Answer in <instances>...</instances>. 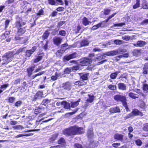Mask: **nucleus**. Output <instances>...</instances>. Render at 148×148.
I'll return each mask as SVG.
<instances>
[{
	"instance_id": "4c0bfd02",
	"label": "nucleus",
	"mask_w": 148,
	"mask_h": 148,
	"mask_svg": "<svg viewBox=\"0 0 148 148\" xmlns=\"http://www.w3.org/2000/svg\"><path fill=\"white\" fill-rule=\"evenodd\" d=\"M143 90L145 92H148V84H144L143 86Z\"/></svg>"
},
{
	"instance_id": "052dcab7",
	"label": "nucleus",
	"mask_w": 148,
	"mask_h": 148,
	"mask_svg": "<svg viewBox=\"0 0 148 148\" xmlns=\"http://www.w3.org/2000/svg\"><path fill=\"white\" fill-rule=\"evenodd\" d=\"M79 69V67L78 66H73L72 67V70L77 71Z\"/></svg>"
},
{
	"instance_id": "e2e57ef3",
	"label": "nucleus",
	"mask_w": 148,
	"mask_h": 148,
	"mask_svg": "<svg viewBox=\"0 0 148 148\" xmlns=\"http://www.w3.org/2000/svg\"><path fill=\"white\" fill-rule=\"evenodd\" d=\"M110 11V10L106 9L105 10L104 12V13L106 15L108 14Z\"/></svg>"
},
{
	"instance_id": "de8ad7c7",
	"label": "nucleus",
	"mask_w": 148,
	"mask_h": 148,
	"mask_svg": "<svg viewBox=\"0 0 148 148\" xmlns=\"http://www.w3.org/2000/svg\"><path fill=\"white\" fill-rule=\"evenodd\" d=\"M58 73H55V76H53L51 77V79L53 80H56L57 79L58 77Z\"/></svg>"
},
{
	"instance_id": "a878e982",
	"label": "nucleus",
	"mask_w": 148,
	"mask_h": 148,
	"mask_svg": "<svg viewBox=\"0 0 148 148\" xmlns=\"http://www.w3.org/2000/svg\"><path fill=\"white\" fill-rule=\"evenodd\" d=\"M58 136V133H56L52 135L49 139L50 142L52 143H53V141L55 140Z\"/></svg>"
},
{
	"instance_id": "7ed1b4c3",
	"label": "nucleus",
	"mask_w": 148,
	"mask_h": 148,
	"mask_svg": "<svg viewBox=\"0 0 148 148\" xmlns=\"http://www.w3.org/2000/svg\"><path fill=\"white\" fill-rule=\"evenodd\" d=\"M26 23L25 21H23L22 18L19 17H18L16 18V22L15 25L16 27L19 28L21 27L22 25H25Z\"/></svg>"
},
{
	"instance_id": "b1692460",
	"label": "nucleus",
	"mask_w": 148,
	"mask_h": 148,
	"mask_svg": "<svg viewBox=\"0 0 148 148\" xmlns=\"http://www.w3.org/2000/svg\"><path fill=\"white\" fill-rule=\"evenodd\" d=\"M81 78L83 80H86L88 79V73H86L85 74L80 73L79 74Z\"/></svg>"
},
{
	"instance_id": "c03bdc74",
	"label": "nucleus",
	"mask_w": 148,
	"mask_h": 148,
	"mask_svg": "<svg viewBox=\"0 0 148 148\" xmlns=\"http://www.w3.org/2000/svg\"><path fill=\"white\" fill-rule=\"evenodd\" d=\"M59 34L62 36H64L66 35V32L64 30H61L59 32Z\"/></svg>"
},
{
	"instance_id": "dca6fc26",
	"label": "nucleus",
	"mask_w": 148,
	"mask_h": 148,
	"mask_svg": "<svg viewBox=\"0 0 148 148\" xmlns=\"http://www.w3.org/2000/svg\"><path fill=\"white\" fill-rule=\"evenodd\" d=\"M26 31V29L24 27L19 29L18 31L17 34L18 35H22Z\"/></svg>"
},
{
	"instance_id": "f03ea898",
	"label": "nucleus",
	"mask_w": 148,
	"mask_h": 148,
	"mask_svg": "<svg viewBox=\"0 0 148 148\" xmlns=\"http://www.w3.org/2000/svg\"><path fill=\"white\" fill-rule=\"evenodd\" d=\"M123 51V50H120L119 51L118 50H113L106 53H104L103 54L109 56H113L116 55L118 53L120 54H122V53H121Z\"/></svg>"
},
{
	"instance_id": "ddd939ff",
	"label": "nucleus",
	"mask_w": 148,
	"mask_h": 148,
	"mask_svg": "<svg viewBox=\"0 0 148 148\" xmlns=\"http://www.w3.org/2000/svg\"><path fill=\"white\" fill-rule=\"evenodd\" d=\"M123 135L118 133L116 134L114 136V138L115 139L119 140L123 142Z\"/></svg>"
},
{
	"instance_id": "473e14b6",
	"label": "nucleus",
	"mask_w": 148,
	"mask_h": 148,
	"mask_svg": "<svg viewBox=\"0 0 148 148\" xmlns=\"http://www.w3.org/2000/svg\"><path fill=\"white\" fill-rule=\"evenodd\" d=\"M72 70V67H67L66 68L64 71V73L65 74H69L71 72Z\"/></svg>"
},
{
	"instance_id": "9d476101",
	"label": "nucleus",
	"mask_w": 148,
	"mask_h": 148,
	"mask_svg": "<svg viewBox=\"0 0 148 148\" xmlns=\"http://www.w3.org/2000/svg\"><path fill=\"white\" fill-rule=\"evenodd\" d=\"M131 113L132 116L138 115L142 116L143 115V113L142 112L136 109H133Z\"/></svg>"
},
{
	"instance_id": "680f3d73",
	"label": "nucleus",
	"mask_w": 148,
	"mask_h": 148,
	"mask_svg": "<svg viewBox=\"0 0 148 148\" xmlns=\"http://www.w3.org/2000/svg\"><path fill=\"white\" fill-rule=\"evenodd\" d=\"M64 22H65L64 21H60L59 22L57 26L58 27V28H59L64 23Z\"/></svg>"
},
{
	"instance_id": "603ef678",
	"label": "nucleus",
	"mask_w": 148,
	"mask_h": 148,
	"mask_svg": "<svg viewBox=\"0 0 148 148\" xmlns=\"http://www.w3.org/2000/svg\"><path fill=\"white\" fill-rule=\"evenodd\" d=\"M74 147L75 148H83L82 145L78 143L75 144Z\"/></svg>"
},
{
	"instance_id": "6e6d98bb",
	"label": "nucleus",
	"mask_w": 148,
	"mask_h": 148,
	"mask_svg": "<svg viewBox=\"0 0 148 148\" xmlns=\"http://www.w3.org/2000/svg\"><path fill=\"white\" fill-rule=\"evenodd\" d=\"M143 9H148V3H144L143 4Z\"/></svg>"
},
{
	"instance_id": "5701e85b",
	"label": "nucleus",
	"mask_w": 148,
	"mask_h": 148,
	"mask_svg": "<svg viewBox=\"0 0 148 148\" xmlns=\"http://www.w3.org/2000/svg\"><path fill=\"white\" fill-rule=\"evenodd\" d=\"M89 44V42L86 40H84L80 42L81 47H84L88 46Z\"/></svg>"
},
{
	"instance_id": "4468645a",
	"label": "nucleus",
	"mask_w": 148,
	"mask_h": 148,
	"mask_svg": "<svg viewBox=\"0 0 148 148\" xmlns=\"http://www.w3.org/2000/svg\"><path fill=\"white\" fill-rule=\"evenodd\" d=\"M87 135L89 139L92 138L93 137L94 134L92 129H90L88 130L87 132Z\"/></svg>"
},
{
	"instance_id": "8fccbe9b",
	"label": "nucleus",
	"mask_w": 148,
	"mask_h": 148,
	"mask_svg": "<svg viewBox=\"0 0 148 148\" xmlns=\"http://www.w3.org/2000/svg\"><path fill=\"white\" fill-rule=\"evenodd\" d=\"M98 24L99 27H104L105 25V23H104V21H103L102 22Z\"/></svg>"
},
{
	"instance_id": "20e7f679",
	"label": "nucleus",
	"mask_w": 148,
	"mask_h": 148,
	"mask_svg": "<svg viewBox=\"0 0 148 148\" xmlns=\"http://www.w3.org/2000/svg\"><path fill=\"white\" fill-rule=\"evenodd\" d=\"M74 129V126H73L66 129L63 131V133L64 134L68 135H75V132L74 131L75 129Z\"/></svg>"
},
{
	"instance_id": "2f4dec72",
	"label": "nucleus",
	"mask_w": 148,
	"mask_h": 148,
	"mask_svg": "<svg viewBox=\"0 0 148 148\" xmlns=\"http://www.w3.org/2000/svg\"><path fill=\"white\" fill-rule=\"evenodd\" d=\"M136 4L133 6V8L134 9L137 8L140 6V0H136Z\"/></svg>"
},
{
	"instance_id": "864d4df0",
	"label": "nucleus",
	"mask_w": 148,
	"mask_h": 148,
	"mask_svg": "<svg viewBox=\"0 0 148 148\" xmlns=\"http://www.w3.org/2000/svg\"><path fill=\"white\" fill-rule=\"evenodd\" d=\"M123 104V106L125 107V109H126V111H129V109L128 108V107L127 106V104L126 101H125Z\"/></svg>"
},
{
	"instance_id": "3c124183",
	"label": "nucleus",
	"mask_w": 148,
	"mask_h": 148,
	"mask_svg": "<svg viewBox=\"0 0 148 148\" xmlns=\"http://www.w3.org/2000/svg\"><path fill=\"white\" fill-rule=\"evenodd\" d=\"M75 112H72L66 113L65 114V116L66 117H68L70 116L71 115L74 114L75 113Z\"/></svg>"
},
{
	"instance_id": "c9c22d12",
	"label": "nucleus",
	"mask_w": 148,
	"mask_h": 148,
	"mask_svg": "<svg viewBox=\"0 0 148 148\" xmlns=\"http://www.w3.org/2000/svg\"><path fill=\"white\" fill-rule=\"evenodd\" d=\"M63 51L62 50H58L56 53V54L58 57H60L62 56L63 53Z\"/></svg>"
},
{
	"instance_id": "7c9ffc66",
	"label": "nucleus",
	"mask_w": 148,
	"mask_h": 148,
	"mask_svg": "<svg viewBox=\"0 0 148 148\" xmlns=\"http://www.w3.org/2000/svg\"><path fill=\"white\" fill-rule=\"evenodd\" d=\"M140 54V51L138 49H134L133 52V55L135 56L139 55Z\"/></svg>"
},
{
	"instance_id": "c756f323",
	"label": "nucleus",
	"mask_w": 148,
	"mask_h": 148,
	"mask_svg": "<svg viewBox=\"0 0 148 148\" xmlns=\"http://www.w3.org/2000/svg\"><path fill=\"white\" fill-rule=\"evenodd\" d=\"M119 72H116L111 73L110 75V77L112 79H115L116 78L117 75Z\"/></svg>"
},
{
	"instance_id": "f257e3e1",
	"label": "nucleus",
	"mask_w": 148,
	"mask_h": 148,
	"mask_svg": "<svg viewBox=\"0 0 148 148\" xmlns=\"http://www.w3.org/2000/svg\"><path fill=\"white\" fill-rule=\"evenodd\" d=\"M114 99L117 101H120L123 103L126 101V97L120 95H116L114 97Z\"/></svg>"
},
{
	"instance_id": "ea45409f",
	"label": "nucleus",
	"mask_w": 148,
	"mask_h": 148,
	"mask_svg": "<svg viewBox=\"0 0 148 148\" xmlns=\"http://www.w3.org/2000/svg\"><path fill=\"white\" fill-rule=\"evenodd\" d=\"M123 42L122 41L120 40H116L114 41V43L117 45H121L123 43Z\"/></svg>"
},
{
	"instance_id": "a18cd8bd",
	"label": "nucleus",
	"mask_w": 148,
	"mask_h": 148,
	"mask_svg": "<svg viewBox=\"0 0 148 148\" xmlns=\"http://www.w3.org/2000/svg\"><path fill=\"white\" fill-rule=\"evenodd\" d=\"M9 31H8L6 32L4 34V35L5 37V38H7L6 40L8 41V39L9 38Z\"/></svg>"
},
{
	"instance_id": "f3484780",
	"label": "nucleus",
	"mask_w": 148,
	"mask_h": 148,
	"mask_svg": "<svg viewBox=\"0 0 148 148\" xmlns=\"http://www.w3.org/2000/svg\"><path fill=\"white\" fill-rule=\"evenodd\" d=\"M146 43L145 42L143 41H138L136 43L134 44V45L136 46L142 47L145 45Z\"/></svg>"
},
{
	"instance_id": "5fc2aeb1",
	"label": "nucleus",
	"mask_w": 148,
	"mask_h": 148,
	"mask_svg": "<svg viewBox=\"0 0 148 148\" xmlns=\"http://www.w3.org/2000/svg\"><path fill=\"white\" fill-rule=\"evenodd\" d=\"M22 104V102L21 101H19L16 102L15 104V105L16 106L18 107L20 106Z\"/></svg>"
},
{
	"instance_id": "79ce46f5",
	"label": "nucleus",
	"mask_w": 148,
	"mask_h": 148,
	"mask_svg": "<svg viewBox=\"0 0 148 148\" xmlns=\"http://www.w3.org/2000/svg\"><path fill=\"white\" fill-rule=\"evenodd\" d=\"M135 143L136 144L139 146H140L141 145L142 143V142L140 139H137L135 141Z\"/></svg>"
},
{
	"instance_id": "a211bd4d",
	"label": "nucleus",
	"mask_w": 148,
	"mask_h": 148,
	"mask_svg": "<svg viewBox=\"0 0 148 148\" xmlns=\"http://www.w3.org/2000/svg\"><path fill=\"white\" fill-rule=\"evenodd\" d=\"M35 66H32L28 68L27 69V71L28 73V76L29 77H30L32 74V72L34 70Z\"/></svg>"
},
{
	"instance_id": "6ab92c4d",
	"label": "nucleus",
	"mask_w": 148,
	"mask_h": 148,
	"mask_svg": "<svg viewBox=\"0 0 148 148\" xmlns=\"http://www.w3.org/2000/svg\"><path fill=\"white\" fill-rule=\"evenodd\" d=\"M128 96L133 99H135L139 97V95H138L134 94L132 92H130L128 93Z\"/></svg>"
},
{
	"instance_id": "0e129e2a",
	"label": "nucleus",
	"mask_w": 148,
	"mask_h": 148,
	"mask_svg": "<svg viewBox=\"0 0 148 148\" xmlns=\"http://www.w3.org/2000/svg\"><path fill=\"white\" fill-rule=\"evenodd\" d=\"M106 57L104 56H100L97 57L96 59L98 60H101V59H104V57Z\"/></svg>"
},
{
	"instance_id": "72a5a7b5",
	"label": "nucleus",
	"mask_w": 148,
	"mask_h": 148,
	"mask_svg": "<svg viewBox=\"0 0 148 148\" xmlns=\"http://www.w3.org/2000/svg\"><path fill=\"white\" fill-rule=\"evenodd\" d=\"M71 107L72 108H74L77 106L79 104L78 102H71Z\"/></svg>"
},
{
	"instance_id": "c85d7f7f",
	"label": "nucleus",
	"mask_w": 148,
	"mask_h": 148,
	"mask_svg": "<svg viewBox=\"0 0 148 148\" xmlns=\"http://www.w3.org/2000/svg\"><path fill=\"white\" fill-rule=\"evenodd\" d=\"M143 71L144 74H148V64H145L144 65Z\"/></svg>"
},
{
	"instance_id": "13d9d810",
	"label": "nucleus",
	"mask_w": 148,
	"mask_h": 148,
	"mask_svg": "<svg viewBox=\"0 0 148 148\" xmlns=\"http://www.w3.org/2000/svg\"><path fill=\"white\" fill-rule=\"evenodd\" d=\"M96 146L94 142H92L90 145V148H93Z\"/></svg>"
},
{
	"instance_id": "2eb2a0df",
	"label": "nucleus",
	"mask_w": 148,
	"mask_h": 148,
	"mask_svg": "<svg viewBox=\"0 0 148 148\" xmlns=\"http://www.w3.org/2000/svg\"><path fill=\"white\" fill-rule=\"evenodd\" d=\"M43 92L42 91H39L35 95L34 97V99L36 100L37 99H40L42 97Z\"/></svg>"
},
{
	"instance_id": "e433bc0d",
	"label": "nucleus",
	"mask_w": 148,
	"mask_h": 148,
	"mask_svg": "<svg viewBox=\"0 0 148 148\" xmlns=\"http://www.w3.org/2000/svg\"><path fill=\"white\" fill-rule=\"evenodd\" d=\"M49 34V33L48 31H46L43 34L42 36V38L44 39H46L48 36Z\"/></svg>"
},
{
	"instance_id": "bf43d9fd",
	"label": "nucleus",
	"mask_w": 148,
	"mask_h": 148,
	"mask_svg": "<svg viewBox=\"0 0 148 148\" xmlns=\"http://www.w3.org/2000/svg\"><path fill=\"white\" fill-rule=\"evenodd\" d=\"M132 116V115L131 113L128 114L127 116L124 117V118L125 119H127L131 117Z\"/></svg>"
},
{
	"instance_id": "69168bd1",
	"label": "nucleus",
	"mask_w": 148,
	"mask_h": 148,
	"mask_svg": "<svg viewBox=\"0 0 148 148\" xmlns=\"http://www.w3.org/2000/svg\"><path fill=\"white\" fill-rule=\"evenodd\" d=\"M8 85H9L8 84H5L4 85L1 86L0 87V88L2 89L5 88L7 87H8Z\"/></svg>"
},
{
	"instance_id": "a19ab883",
	"label": "nucleus",
	"mask_w": 148,
	"mask_h": 148,
	"mask_svg": "<svg viewBox=\"0 0 148 148\" xmlns=\"http://www.w3.org/2000/svg\"><path fill=\"white\" fill-rule=\"evenodd\" d=\"M64 108L65 109H70V105L69 103H66L65 102H64Z\"/></svg>"
},
{
	"instance_id": "0eeeda50",
	"label": "nucleus",
	"mask_w": 148,
	"mask_h": 148,
	"mask_svg": "<svg viewBox=\"0 0 148 148\" xmlns=\"http://www.w3.org/2000/svg\"><path fill=\"white\" fill-rule=\"evenodd\" d=\"M72 87V85L69 82H67L63 83L62 84V88L64 89L67 91L70 90L71 89Z\"/></svg>"
},
{
	"instance_id": "58836bf2",
	"label": "nucleus",
	"mask_w": 148,
	"mask_h": 148,
	"mask_svg": "<svg viewBox=\"0 0 148 148\" xmlns=\"http://www.w3.org/2000/svg\"><path fill=\"white\" fill-rule=\"evenodd\" d=\"M42 109L40 108H37L35 110L34 112L36 114L40 113L41 112Z\"/></svg>"
},
{
	"instance_id": "393cba45",
	"label": "nucleus",
	"mask_w": 148,
	"mask_h": 148,
	"mask_svg": "<svg viewBox=\"0 0 148 148\" xmlns=\"http://www.w3.org/2000/svg\"><path fill=\"white\" fill-rule=\"evenodd\" d=\"M82 23L84 25L86 26L88 25L90 22L88 21V19L86 17H84L82 19Z\"/></svg>"
},
{
	"instance_id": "f8f14e48",
	"label": "nucleus",
	"mask_w": 148,
	"mask_h": 148,
	"mask_svg": "<svg viewBox=\"0 0 148 148\" xmlns=\"http://www.w3.org/2000/svg\"><path fill=\"white\" fill-rule=\"evenodd\" d=\"M9 53H7L5 54L3 56V60L4 62L3 64L5 63H8L9 62Z\"/></svg>"
},
{
	"instance_id": "09e8293b",
	"label": "nucleus",
	"mask_w": 148,
	"mask_h": 148,
	"mask_svg": "<svg viewBox=\"0 0 148 148\" xmlns=\"http://www.w3.org/2000/svg\"><path fill=\"white\" fill-rule=\"evenodd\" d=\"M49 3L51 5H54L56 4V2L54 0H48Z\"/></svg>"
},
{
	"instance_id": "f704fd0d",
	"label": "nucleus",
	"mask_w": 148,
	"mask_h": 148,
	"mask_svg": "<svg viewBox=\"0 0 148 148\" xmlns=\"http://www.w3.org/2000/svg\"><path fill=\"white\" fill-rule=\"evenodd\" d=\"M108 88L109 89L112 90H116V85H110L108 86Z\"/></svg>"
},
{
	"instance_id": "412c9836",
	"label": "nucleus",
	"mask_w": 148,
	"mask_h": 148,
	"mask_svg": "<svg viewBox=\"0 0 148 148\" xmlns=\"http://www.w3.org/2000/svg\"><path fill=\"white\" fill-rule=\"evenodd\" d=\"M109 111L112 113H114L119 112L120 110L119 107H116L113 108H111L110 109Z\"/></svg>"
},
{
	"instance_id": "bb28decb",
	"label": "nucleus",
	"mask_w": 148,
	"mask_h": 148,
	"mask_svg": "<svg viewBox=\"0 0 148 148\" xmlns=\"http://www.w3.org/2000/svg\"><path fill=\"white\" fill-rule=\"evenodd\" d=\"M75 85L77 86H79L86 84V83L84 81H77L75 82L74 83Z\"/></svg>"
},
{
	"instance_id": "37998d69",
	"label": "nucleus",
	"mask_w": 148,
	"mask_h": 148,
	"mask_svg": "<svg viewBox=\"0 0 148 148\" xmlns=\"http://www.w3.org/2000/svg\"><path fill=\"white\" fill-rule=\"evenodd\" d=\"M135 92L138 94L141 95L143 96H144V94L139 89H137L135 90Z\"/></svg>"
},
{
	"instance_id": "774afa93",
	"label": "nucleus",
	"mask_w": 148,
	"mask_h": 148,
	"mask_svg": "<svg viewBox=\"0 0 148 148\" xmlns=\"http://www.w3.org/2000/svg\"><path fill=\"white\" fill-rule=\"evenodd\" d=\"M148 23V19L143 21L141 23L142 25L146 24Z\"/></svg>"
},
{
	"instance_id": "49530a36",
	"label": "nucleus",
	"mask_w": 148,
	"mask_h": 148,
	"mask_svg": "<svg viewBox=\"0 0 148 148\" xmlns=\"http://www.w3.org/2000/svg\"><path fill=\"white\" fill-rule=\"evenodd\" d=\"M125 25L124 23H121L118 24H115L112 26V27H115L116 26H122Z\"/></svg>"
},
{
	"instance_id": "39448f33",
	"label": "nucleus",
	"mask_w": 148,
	"mask_h": 148,
	"mask_svg": "<svg viewBox=\"0 0 148 148\" xmlns=\"http://www.w3.org/2000/svg\"><path fill=\"white\" fill-rule=\"evenodd\" d=\"M91 62V59L85 58L82 60L80 62V65L82 66H86Z\"/></svg>"
},
{
	"instance_id": "4be33fe9",
	"label": "nucleus",
	"mask_w": 148,
	"mask_h": 148,
	"mask_svg": "<svg viewBox=\"0 0 148 148\" xmlns=\"http://www.w3.org/2000/svg\"><path fill=\"white\" fill-rule=\"evenodd\" d=\"M58 143L59 144H62V145H61V148H62H62H63V147H64V145L65 143L66 142L64 139L62 138H61L58 140Z\"/></svg>"
},
{
	"instance_id": "9b49d317",
	"label": "nucleus",
	"mask_w": 148,
	"mask_h": 148,
	"mask_svg": "<svg viewBox=\"0 0 148 148\" xmlns=\"http://www.w3.org/2000/svg\"><path fill=\"white\" fill-rule=\"evenodd\" d=\"M36 49V47L34 46L31 49L27 50L26 51V56L27 57H29Z\"/></svg>"
},
{
	"instance_id": "423d86ee",
	"label": "nucleus",
	"mask_w": 148,
	"mask_h": 148,
	"mask_svg": "<svg viewBox=\"0 0 148 148\" xmlns=\"http://www.w3.org/2000/svg\"><path fill=\"white\" fill-rule=\"evenodd\" d=\"M77 57V53L75 52L68 56L66 55L64 56L63 58V60L64 61H65V60L68 61L71 59L75 58Z\"/></svg>"
},
{
	"instance_id": "338daca9",
	"label": "nucleus",
	"mask_w": 148,
	"mask_h": 148,
	"mask_svg": "<svg viewBox=\"0 0 148 148\" xmlns=\"http://www.w3.org/2000/svg\"><path fill=\"white\" fill-rule=\"evenodd\" d=\"M130 37L129 36L122 37V38L123 40H128L130 39Z\"/></svg>"
},
{
	"instance_id": "aec40b11",
	"label": "nucleus",
	"mask_w": 148,
	"mask_h": 148,
	"mask_svg": "<svg viewBox=\"0 0 148 148\" xmlns=\"http://www.w3.org/2000/svg\"><path fill=\"white\" fill-rule=\"evenodd\" d=\"M119 89L123 90H126V86L125 84L122 83H120L118 84Z\"/></svg>"
},
{
	"instance_id": "cd10ccee",
	"label": "nucleus",
	"mask_w": 148,
	"mask_h": 148,
	"mask_svg": "<svg viewBox=\"0 0 148 148\" xmlns=\"http://www.w3.org/2000/svg\"><path fill=\"white\" fill-rule=\"evenodd\" d=\"M88 95L89 98L87 99L86 101L88 103H91L94 101L95 97L93 95Z\"/></svg>"
},
{
	"instance_id": "6e6552de",
	"label": "nucleus",
	"mask_w": 148,
	"mask_h": 148,
	"mask_svg": "<svg viewBox=\"0 0 148 148\" xmlns=\"http://www.w3.org/2000/svg\"><path fill=\"white\" fill-rule=\"evenodd\" d=\"M53 40L54 43L58 46L61 44L62 39L60 37L55 36L53 38Z\"/></svg>"
},
{
	"instance_id": "4d7b16f0",
	"label": "nucleus",
	"mask_w": 148,
	"mask_h": 148,
	"mask_svg": "<svg viewBox=\"0 0 148 148\" xmlns=\"http://www.w3.org/2000/svg\"><path fill=\"white\" fill-rule=\"evenodd\" d=\"M99 26H98V24L95 25L94 26H93L92 28L91 29L92 30H95L98 28H99Z\"/></svg>"
},
{
	"instance_id": "1a4fd4ad",
	"label": "nucleus",
	"mask_w": 148,
	"mask_h": 148,
	"mask_svg": "<svg viewBox=\"0 0 148 148\" xmlns=\"http://www.w3.org/2000/svg\"><path fill=\"white\" fill-rule=\"evenodd\" d=\"M74 129H75L74 131L75 133V135L76 134H81L84 133L83 128L82 127H79L76 126H74Z\"/></svg>"
}]
</instances>
